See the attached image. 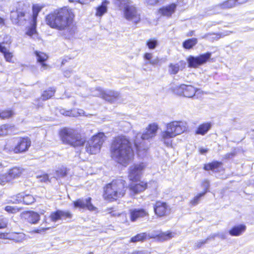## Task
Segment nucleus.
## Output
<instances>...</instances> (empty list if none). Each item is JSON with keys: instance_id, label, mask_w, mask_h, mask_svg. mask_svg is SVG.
Here are the masks:
<instances>
[{"instance_id": "7", "label": "nucleus", "mask_w": 254, "mask_h": 254, "mask_svg": "<svg viewBox=\"0 0 254 254\" xmlns=\"http://www.w3.org/2000/svg\"><path fill=\"white\" fill-rule=\"evenodd\" d=\"M113 2L121 8L124 9L125 15L127 19L134 23L139 21V15L137 14L135 7L128 0H113Z\"/></svg>"}, {"instance_id": "38", "label": "nucleus", "mask_w": 254, "mask_h": 254, "mask_svg": "<svg viewBox=\"0 0 254 254\" xmlns=\"http://www.w3.org/2000/svg\"><path fill=\"white\" fill-rule=\"evenodd\" d=\"M14 115L11 110H0V118L1 119H7L12 117Z\"/></svg>"}, {"instance_id": "53", "label": "nucleus", "mask_w": 254, "mask_h": 254, "mask_svg": "<svg viewBox=\"0 0 254 254\" xmlns=\"http://www.w3.org/2000/svg\"><path fill=\"white\" fill-rule=\"evenodd\" d=\"M145 2L148 5H153L156 4L159 0H145Z\"/></svg>"}, {"instance_id": "12", "label": "nucleus", "mask_w": 254, "mask_h": 254, "mask_svg": "<svg viewBox=\"0 0 254 254\" xmlns=\"http://www.w3.org/2000/svg\"><path fill=\"white\" fill-rule=\"evenodd\" d=\"M211 56V53L208 52L197 57L190 56L187 59L189 67L192 68L198 67L199 66L206 63L210 58Z\"/></svg>"}, {"instance_id": "45", "label": "nucleus", "mask_w": 254, "mask_h": 254, "mask_svg": "<svg viewBox=\"0 0 254 254\" xmlns=\"http://www.w3.org/2000/svg\"><path fill=\"white\" fill-rule=\"evenodd\" d=\"M5 210L8 213H15L21 210V208L17 206H6Z\"/></svg>"}, {"instance_id": "63", "label": "nucleus", "mask_w": 254, "mask_h": 254, "mask_svg": "<svg viewBox=\"0 0 254 254\" xmlns=\"http://www.w3.org/2000/svg\"><path fill=\"white\" fill-rule=\"evenodd\" d=\"M35 105H36L38 107H40V106H41V105L40 104H39V103H35Z\"/></svg>"}, {"instance_id": "6", "label": "nucleus", "mask_w": 254, "mask_h": 254, "mask_svg": "<svg viewBox=\"0 0 254 254\" xmlns=\"http://www.w3.org/2000/svg\"><path fill=\"white\" fill-rule=\"evenodd\" d=\"M30 145L31 141L28 137L20 138L16 140L7 142L4 150L7 152L20 153L27 151Z\"/></svg>"}, {"instance_id": "15", "label": "nucleus", "mask_w": 254, "mask_h": 254, "mask_svg": "<svg viewBox=\"0 0 254 254\" xmlns=\"http://www.w3.org/2000/svg\"><path fill=\"white\" fill-rule=\"evenodd\" d=\"M154 211L158 217H163L168 214L169 208L166 202L157 201L154 205Z\"/></svg>"}, {"instance_id": "50", "label": "nucleus", "mask_w": 254, "mask_h": 254, "mask_svg": "<svg viewBox=\"0 0 254 254\" xmlns=\"http://www.w3.org/2000/svg\"><path fill=\"white\" fill-rule=\"evenodd\" d=\"M36 24L32 22V26L30 27L26 32V34L28 36H32L36 33Z\"/></svg>"}, {"instance_id": "39", "label": "nucleus", "mask_w": 254, "mask_h": 254, "mask_svg": "<svg viewBox=\"0 0 254 254\" xmlns=\"http://www.w3.org/2000/svg\"><path fill=\"white\" fill-rule=\"evenodd\" d=\"M158 239L160 241H166L174 237V235L169 232L161 233L157 235Z\"/></svg>"}, {"instance_id": "52", "label": "nucleus", "mask_w": 254, "mask_h": 254, "mask_svg": "<svg viewBox=\"0 0 254 254\" xmlns=\"http://www.w3.org/2000/svg\"><path fill=\"white\" fill-rule=\"evenodd\" d=\"M37 178L39 179L40 181L45 182L49 180V176L47 174H44L41 176H37Z\"/></svg>"}, {"instance_id": "1", "label": "nucleus", "mask_w": 254, "mask_h": 254, "mask_svg": "<svg viewBox=\"0 0 254 254\" xmlns=\"http://www.w3.org/2000/svg\"><path fill=\"white\" fill-rule=\"evenodd\" d=\"M110 150L112 158L124 166H127L134 156L131 143L129 139L124 135L118 136L114 138Z\"/></svg>"}, {"instance_id": "9", "label": "nucleus", "mask_w": 254, "mask_h": 254, "mask_svg": "<svg viewBox=\"0 0 254 254\" xmlns=\"http://www.w3.org/2000/svg\"><path fill=\"white\" fill-rule=\"evenodd\" d=\"M27 6L23 2L18 3L16 11L11 12L10 18L13 23L17 25H24L30 18V14L27 12Z\"/></svg>"}, {"instance_id": "37", "label": "nucleus", "mask_w": 254, "mask_h": 254, "mask_svg": "<svg viewBox=\"0 0 254 254\" xmlns=\"http://www.w3.org/2000/svg\"><path fill=\"white\" fill-rule=\"evenodd\" d=\"M197 42V40L196 38H193L185 41L183 43V47L185 49H190L194 46Z\"/></svg>"}, {"instance_id": "36", "label": "nucleus", "mask_w": 254, "mask_h": 254, "mask_svg": "<svg viewBox=\"0 0 254 254\" xmlns=\"http://www.w3.org/2000/svg\"><path fill=\"white\" fill-rule=\"evenodd\" d=\"M41 7L38 4L34 5L33 6V15L31 17L32 22L34 23H36L37 17L39 12L41 10Z\"/></svg>"}, {"instance_id": "51", "label": "nucleus", "mask_w": 254, "mask_h": 254, "mask_svg": "<svg viewBox=\"0 0 254 254\" xmlns=\"http://www.w3.org/2000/svg\"><path fill=\"white\" fill-rule=\"evenodd\" d=\"M209 182L208 180H205L203 181H202L201 183V187L203 188L204 190L203 192H205V194L207 192L208 189L209 187Z\"/></svg>"}, {"instance_id": "40", "label": "nucleus", "mask_w": 254, "mask_h": 254, "mask_svg": "<svg viewBox=\"0 0 254 254\" xmlns=\"http://www.w3.org/2000/svg\"><path fill=\"white\" fill-rule=\"evenodd\" d=\"M24 195L23 193H20L12 196L11 197V199L10 200V202L17 204L22 202L23 200Z\"/></svg>"}, {"instance_id": "33", "label": "nucleus", "mask_w": 254, "mask_h": 254, "mask_svg": "<svg viewBox=\"0 0 254 254\" xmlns=\"http://www.w3.org/2000/svg\"><path fill=\"white\" fill-rule=\"evenodd\" d=\"M55 91V89L53 88H50L44 91L41 96L42 100L45 101L51 98L54 96Z\"/></svg>"}, {"instance_id": "49", "label": "nucleus", "mask_w": 254, "mask_h": 254, "mask_svg": "<svg viewBox=\"0 0 254 254\" xmlns=\"http://www.w3.org/2000/svg\"><path fill=\"white\" fill-rule=\"evenodd\" d=\"M158 44L157 41L155 39H150L146 43L147 46L150 49H154Z\"/></svg>"}, {"instance_id": "11", "label": "nucleus", "mask_w": 254, "mask_h": 254, "mask_svg": "<svg viewBox=\"0 0 254 254\" xmlns=\"http://www.w3.org/2000/svg\"><path fill=\"white\" fill-rule=\"evenodd\" d=\"M197 89L192 85L181 84L172 88V91L176 95L187 98H192Z\"/></svg>"}, {"instance_id": "5", "label": "nucleus", "mask_w": 254, "mask_h": 254, "mask_svg": "<svg viewBox=\"0 0 254 254\" xmlns=\"http://www.w3.org/2000/svg\"><path fill=\"white\" fill-rule=\"evenodd\" d=\"M60 136L64 143L73 147L82 146L86 141L78 131L73 128H63L60 132Z\"/></svg>"}, {"instance_id": "47", "label": "nucleus", "mask_w": 254, "mask_h": 254, "mask_svg": "<svg viewBox=\"0 0 254 254\" xmlns=\"http://www.w3.org/2000/svg\"><path fill=\"white\" fill-rule=\"evenodd\" d=\"M60 113L64 116H76L77 115L74 111H70V110H65L64 109H62L60 110Z\"/></svg>"}, {"instance_id": "46", "label": "nucleus", "mask_w": 254, "mask_h": 254, "mask_svg": "<svg viewBox=\"0 0 254 254\" xmlns=\"http://www.w3.org/2000/svg\"><path fill=\"white\" fill-rule=\"evenodd\" d=\"M10 182L11 180L7 173L0 175V185H4L6 183Z\"/></svg>"}, {"instance_id": "58", "label": "nucleus", "mask_w": 254, "mask_h": 254, "mask_svg": "<svg viewBox=\"0 0 254 254\" xmlns=\"http://www.w3.org/2000/svg\"><path fill=\"white\" fill-rule=\"evenodd\" d=\"M48 229H49V228H44V227H42L40 229L37 230L36 231V232H37V233H39V232H41L42 230L44 231V230H47Z\"/></svg>"}, {"instance_id": "28", "label": "nucleus", "mask_w": 254, "mask_h": 254, "mask_svg": "<svg viewBox=\"0 0 254 254\" xmlns=\"http://www.w3.org/2000/svg\"><path fill=\"white\" fill-rule=\"evenodd\" d=\"M211 125L210 123H206L200 125L196 131L197 134L204 135L210 129Z\"/></svg>"}, {"instance_id": "23", "label": "nucleus", "mask_w": 254, "mask_h": 254, "mask_svg": "<svg viewBox=\"0 0 254 254\" xmlns=\"http://www.w3.org/2000/svg\"><path fill=\"white\" fill-rule=\"evenodd\" d=\"M176 8V5L175 3L163 7L159 9V12L163 15L166 16H170L174 12Z\"/></svg>"}, {"instance_id": "59", "label": "nucleus", "mask_w": 254, "mask_h": 254, "mask_svg": "<svg viewBox=\"0 0 254 254\" xmlns=\"http://www.w3.org/2000/svg\"><path fill=\"white\" fill-rule=\"evenodd\" d=\"M4 19L0 17V25H4Z\"/></svg>"}, {"instance_id": "16", "label": "nucleus", "mask_w": 254, "mask_h": 254, "mask_svg": "<svg viewBox=\"0 0 254 254\" xmlns=\"http://www.w3.org/2000/svg\"><path fill=\"white\" fill-rule=\"evenodd\" d=\"M91 198L79 199L74 202V206L75 208H87L89 210L94 211L96 209L91 202Z\"/></svg>"}, {"instance_id": "4", "label": "nucleus", "mask_w": 254, "mask_h": 254, "mask_svg": "<svg viewBox=\"0 0 254 254\" xmlns=\"http://www.w3.org/2000/svg\"><path fill=\"white\" fill-rule=\"evenodd\" d=\"M126 181L122 179L113 181L104 188V197L109 201L117 200L123 197L126 192Z\"/></svg>"}, {"instance_id": "62", "label": "nucleus", "mask_w": 254, "mask_h": 254, "mask_svg": "<svg viewBox=\"0 0 254 254\" xmlns=\"http://www.w3.org/2000/svg\"><path fill=\"white\" fill-rule=\"evenodd\" d=\"M200 151L201 153H204L206 152L207 151V150L205 149L201 148V149H200Z\"/></svg>"}, {"instance_id": "26", "label": "nucleus", "mask_w": 254, "mask_h": 254, "mask_svg": "<svg viewBox=\"0 0 254 254\" xmlns=\"http://www.w3.org/2000/svg\"><path fill=\"white\" fill-rule=\"evenodd\" d=\"M35 54L37 57V61L41 64L42 67L46 69L48 66L44 62L47 60L48 56L44 53L38 51H35Z\"/></svg>"}, {"instance_id": "21", "label": "nucleus", "mask_w": 254, "mask_h": 254, "mask_svg": "<svg viewBox=\"0 0 254 254\" xmlns=\"http://www.w3.org/2000/svg\"><path fill=\"white\" fill-rule=\"evenodd\" d=\"M23 169L19 167H13L9 170L7 174L12 181L13 180L19 178L22 174Z\"/></svg>"}, {"instance_id": "64", "label": "nucleus", "mask_w": 254, "mask_h": 254, "mask_svg": "<svg viewBox=\"0 0 254 254\" xmlns=\"http://www.w3.org/2000/svg\"><path fill=\"white\" fill-rule=\"evenodd\" d=\"M131 254H138V253H137V252H135L131 253Z\"/></svg>"}, {"instance_id": "25", "label": "nucleus", "mask_w": 254, "mask_h": 254, "mask_svg": "<svg viewBox=\"0 0 254 254\" xmlns=\"http://www.w3.org/2000/svg\"><path fill=\"white\" fill-rule=\"evenodd\" d=\"M186 63L183 61L180 62L176 64H171L169 65V72L171 74H176L182 66L184 68L185 66Z\"/></svg>"}, {"instance_id": "34", "label": "nucleus", "mask_w": 254, "mask_h": 254, "mask_svg": "<svg viewBox=\"0 0 254 254\" xmlns=\"http://www.w3.org/2000/svg\"><path fill=\"white\" fill-rule=\"evenodd\" d=\"M10 238L8 239H12L16 242H21L25 239V234L23 233H12L9 234Z\"/></svg>"}, {"instance_id": "35", "label": "nucleus", "mask_w": 254, "mask_h": 254, "mask_svg": "<svg viewBox=\"0 0 254 254\" xmlns=\"http://www.w3.org/2000/svg\"><path fill=\"white\" fill-rule=\"evenodd\" d=\"M153 55L151 53H146L144 55V59L148 61V63L152 65H156L159 62L158 58L152 59Z\"/></svg>"}, {"instance_id": "60", "label": "nucleus", "mask_w": 254, "mask_h": 254, "mask_svg": "<svg viewBox=\"0 0 254 254\" xmlns=\"http://www.w3.org/2000/svg\"><path fill=\"white\" fill-rule=\"evenodd\" d=\"M77 114H78L79 115H84V112L83 110H79V111L78 112Z\"/></svg>"}, {"instance_id": "32", "label": "nucleus", "mask_w": 254, "mask_h": 254, "mask_svg": "<svg viewBox=\"0 0 254 254\" xmlns=\"http://www.w3.org/2000/svg\"><path fill=\"white\" fill-rule=\"evenodd\" d=\"M238 5L236 0H227L220 4L219 6L222 9L230 8Z\"/></svg>"}, {"instance_id": "55", "label": "nucleus", "mask_w": 254, "mask_h": 254, "mask_svg": "<svg viewBox=\"0 0 254 254\" xmlns=\"http://www.w3.org/2000/svg\"><path fill=\"white\" fill-rule=\"evenodd\" d=\"M6 223L3 218H0V228H3L6 227Z\"/></svg>"}, {"instance_id": "43", "label": "nucleus", "mask_w": 254, "mask_h": 254, "mask_svg": "<svg viewBox=\"0 0 254 254\" xmlns=\"http://www.w3.org/2000/svg\"><path fill=\"white\" fill-rule=\"evenodd\" d=\"M67 171L66 168L62 167L56 171V177L58 178L65 177L67 174Z\"/></svg>"}, {"instance_id": "22", "label": "nucleus", "mask_w": 254, "mask_h": 254, "mask_svg": "<svg viewBox=\"0 0 254 254\" xmlns=\"http://www.w3.org/2000/svg\"><path fill=\"white\" fill-rule=\"evenodd\" d=\"M110 2L107 0H104L101 4L96 7L95 15L97 17H102L107 12V6Z\"/></svg>"}, {"instance_id": "14", "label": "nucleus", "mask_w": 254, "mask_h": 254, "mask_svg": "<svg viewBox=\"0 0 254 254\" xmlns=\"http://www.w3.org/2000/svg\"><path fill=\"white\" fill-rule=\"evenodd\" d=\"M145 168L144 164L142 163L135 164L129 168L128 178L131 181H137L140 178L142 171Z\"/></svg>"}, {"instance_id": "56", "label": "nucleus", "mask_w": 254, "mask_h": 254, "mask_svg": "<svg viewBox=\"0 0 254 254\" xmlns=\"http://www.w3.org/2000/svg\"><path fill=\"white\" fill-rule=\"evenodd\" d=\"M234 155H235V153L233 152H231V153H228V154H226L225 158L227 159H229V158H230L233 157Z\"/></svg>"}, {"instance_id": "19", "label": "nucleus", "mask_w": 254, "mask_h": 254, "mask_svg": "<svg viewBox=\"0 0 254 254\" xmlns=\"http://www.w3.org/2000/svg\"><path fill=\"white\" fill-rule=\"evenodd\" d=\"M147 188V184L141 182L139 184H132L129 187L130 193L131 195H134L143 191Z\"/></svg>"}, {"instance_id": "24", "label": "nucleus", "mask_w": 254, "mask_h": 254, "mask_svg": "<svg viewBox=\"0 0 254 254\" xmlns=\"http://www.w3.org/2000/svg\"><path fill=\"white\" fill-rule=\"evenodd\" d=\"M25 217L28 222L32 224L37 223L40 219L39 215L33 211L26 212L25 214Z\"/></svg>"}, {"instance_id": "57", "label": "nucleus", "mask_w": 254, "mask_h": 254, "mask_svg": "<svg viewBox=\"0 0 254 254\" xmlns=\"http://www.w3.org/2000/svg\"><path fill=\"white\" fill-rule=\"evenodd\" d=\"M238 4H242L247 2L248 0H236Z\"/></svg>"}, {"instance_id": "29", "label": "nucleus", "mask_w": 254, "mask_h": 254, "mask_svg": "<svg viewBox=\"0 0 254 254\" xmlns=\"http://www.w3.org/2000/svg\"><path fill=\"white\" fill-rule=\"evenodd\" d=\"M221 165L222 163L220 162L213 161L212 163L205 164L204 167V169L206 171L212 170L216 172Z\"/></svg>"}, {"instance_id": "42", "label": "nucleus", "mask_w": 254, "mask_h": 254, "mask_svg": "<svg viewBox=\"0 0 254 254\" xmlns=\"http://www.w3.org/2000/svg\"><path fill=\"white\" fill-rule=\"evenodd\" d=\"M35 201V198L31 194H25L24 195V198L23 202L24 204L26 205H29Z\"/></svg>"}, {"instance_id": "20", "label": "nucleus", "mask_w": 254, "mask_h": 254, "mask_svg": "<svg viewBox=\"0 0 254 254\" xmlns=\"http://www.w3.org/2000/svg\"><path fill=\"white\" fill-rule=\"evenodd\" d=\"M246 230V226L244 224H240L234 226L229 231V234L232 236H239L241 235Z\"/></svg>"}, {"instance_id": "3", "label": "nucleus", "mask_w": 254, "mask_h": 254, "mask_svg": "<svg viewBox=\"0 0 254 254\" xmlns=\"http://www.w3.org/2000/svg\"><path fill=\"white\" fill-rule=\"evenodd\" d=\"M166 128L160 133L161 140L166 146H170L172 144L173 138L187 130V123L182 121H173L166 125Z\"/></svg>"}, {"instance_id": "54", "label": "nucleus", "mask_w": 254, "mask_h": 254, "mask_svg": "<svg viewBox=\"0 0 254 254\" xmlns=\"http://www.w3.org/2000/svg\"><path fill=\"white\" fill-rule=\"evenodd\" d=\"M10 235L7 233H0V239H8Z\"/></svg>"}, {"instance_id": "10", "label": "nucleus", "mask_w": 254, "mask_h": 254, "mask_svg": "<svg viewBox=\"0 0 254 254\" xmlns=\"http://www.w3.org/2000/svg\"><path fill=\"white\" fill-rule=\"evenodd\" d=\"M158 128V125L156 124H152L149 125L146 128V131L143 134H137L136 139L134 140V144L136 149L139 151L141 149L145 150V148L143 147L144 140H148L156 135L157 130Z\"/></svg>"}, {"instance_id": "13", "label": "nucleus", "mask_w": 254, "mask_h": 254, "mask_svg": "<svg viewBox=\"0 0 254 254\" xmlns=\"http://www.w3.org/2000/svg\"><path fill=\"white\" fill-rule=\"evenodd\" d=\"M92 95L95 96H100L111 103L114 102L119 96V94L117 92L112 90L104 91L101 88H97L96 92L93 93Z\"/></svg>"}, {"instance_id": "18", "label": "nucleus", "mask_w": 254, "mask_h": 254, "mask_svg": "<svg viewBox=\"0 0 254 254\" xmlns=\"http://www.w3.org/2000/svg\"><path fill=\"white\" fill-rule=\"evenodd\" d=\"M129 212L130 219L132 222L136 221L138 218L148 216V212L144 209H130Z\"/></svg>"}, {"instance_id": "48", "label": "nucleus", "mask_w": 254, "mask_h": 254, "mask_svg": "<svg viewBox=\"0 0 254 254\" xmlns=\"http://www.w3.org/2000/svg\"><path fill=\"white\" fill-rule=\"evenodd\" d=\"M202 38H206L209 40H218L220 38V35L215 34H206L202 37Z\"/></svg>"}, {"instance_id": "17", "label": "nucleus", "mask_w": 254, "mask_h": 254, "mask_svg": "<svg viewBox=\"0 0 254 254\" xmlns=\"http://www.w3.org/2000/svg\"><path fill=\"white\" fill-rule=\"evenodd\" d=\"M71 214L68 211H63L58 210L51 213L50 218L52 222H56L59 220H62L66 218H70Z\"/></svg>"}, {"instance_id": "30", "label": "nucleus", "mask_w": 254, "mask_h": 254, "mask_svg": "<svg viewBox=\"0 0 254 254\" xmlns=\"http://www.w3.org/2000/svg\"><path fill=\"white\" fill-rule=\"evenodd\" d=\"M148 237L152 238V237L149 236L146 233H140L132 237L130 240V242L136 243L137 242H142L146 240Z\"/></svg>"}, {"instance_id": "2", "label": "nucleus", "mask_w": 254, "mask_h": 254, "mask_svg": "<svg viewBox=\"0 0 254 254\" xmlns=\"http://www.w3.org/2000/svg\"><path fill=\"white\" fill-rule=\"evenodd\" d=\"M74 15L71 9L67 7L61 8L49 14L46 17L47 25L53 29L60 31L67 30L70 32L73 27V33L75 30L73 21Z\"/></svg>"}, {"instance_id": "44", "label": "nucleus", "mask_w": 254, "mask_h": 254, "mask_svg": "<svg viewBox=\"0 0 254 254\" xmlns=\"http://www.w3.org/2000/svg\"><path fill=\"white\" fill-rule=\"evenodd\" d=\"M205 195V192H202L196 195L191 201L190 203L193 206L196 205L200 200L201 198Z\"/></svg>"}, {"instance_id": "61", "label": "nucleus", "mask_w": 254, "mask_h": 254, "mask_svg": "<svg viewBox=\"0 0 254 254\" xmlns=\"http://www.w3.org/2000/svg\"><path fill=\"white\" fill-rule=\"evenodd\" d=\"M138 254H148V253L145 251H138Z\"/></svg>"}, {"instance_id": "41", "label": "nucleus", "mask_w": 254, "mask_h": 254, "mask_svg": "<svg viewBox=\"0 0 254 254\" xmlns=\"http://www.w3.org/2000/svg\"><path fill=\"white\" fill-rule=\"evenodd\" d=\"M11 126L8 124H4L0 126V136L6 135Z\"/></svg>"}, {"instance_id": "31", "label": "nucleus", "mask_w": 254, "mask_h": 254, "mask_svg": "<svg viewBox=\"0 0 254 254\" xmlns=\"http://www.w3.org/2000/svg\"><path fill=\"white\" fill-rule=\"evenodd\" d=\"M0 52L2 53L5 60L8 62H12V54L10 53L5 47L0 43Z\"/></svg>"}, {"instance_id": "8", "label": "nucleus", "mask_w": 254, "mask_h": 254, "mask_svg": "<svg viewBox=\"0 0 254 254\" xmlns=\"http://www.w3.org/2000/svg\"><path fill=\"white\" fill-rule=\"evenodd\" d=\"M105 138L103 132H99L93 135L86 143V151L90 154H96L99 153Z\"/></svg>"}, {"instance_id": "27", "label": "nucleus", "mask_w": 254, "mask_h": 254, "mask_svg": "<svg viewBox=\"0 0 254 254\" xmlns=\"http://www.w3.org/2000/svg\"><path fill=\"white\" fill-rule=\"evenodd\" d=\"M216 237H218L223 240L226 239V235L223 233L213 234L210 235L206 239H205L204 240H202L200 242H198L197 243V247L200 248L202 245H204L205 243H206L207 241L208 240L211 239H214Z\"/></svg>"}]
</instances>
